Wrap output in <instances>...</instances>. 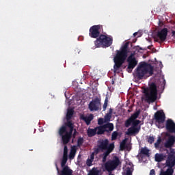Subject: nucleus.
<instances>
[{
  "mask_svg": "<svg viewBox=\"0 0 175 175\" xmlns=\"http://www.w3.org/2000/svg\"><path fill=\"white\" fill-rule=\"evenodd\" d=\"M74 113L75 110L73 109H68L66 116L67 122L58 131V134L62 138L64 144H68L70 142V139H72L74 124L70 120H72Z\"/></svg>",
  "mask_w": 175,
  "mask_h": 175,
  "instance_id": "nucleus-1",
  "label": "nucleus"
},
{
  "mask_svg": "<svg viewBox=\"0 0 175 175\" xmlns=\"http://www.w3.org/2000/svg\"><path fill=\"white\" fill-rule=\"evenodd\" d=\"M116 55L113 57V72L114 73H120V68L122 66V64L126 61L131 49H129V42H125L121 46L120 50H116Z\"/></svg>",
  "mask_w": 175,
  "mask_h": 175,
  "instance_id": "nucleus-2",
  "label": "nucleus"
},
{
  "mask_svg": "<svg viewBox=\"0 0 175 175\" xmlns=\"http://www.w3.org/2000/svg\"><path fill=\"white\" fill-rule=\"evenodd\" d=\"M175 143V136L170 135L166 142L164 144V147L168 149H163V151H166L165 165L167 167L173 169L175 166V150L173 148Z\"/></svg>",
  "mask_w": 175,
  "mask_h": 175,
  "instance_id": "nucleus-3",
  "label": "nucleus"
},
{
  "mask_svg": "<svg viewBox=\"0 0 175 175\" xmlns=\"http://www.w3.org/2000/svg\"><path fill=\"white\" fill-rule=\"evenodd\" d=\"M146 75L152 76V75H154V67L146 62H142L139 63V65L136 68L134 76L138 80H142L143 79V77L146 76Z\"/></svg>",
  "mask_w": 175,
  "mask_h": 175,
  "instance_id": "nucleus-4",
  "label": "nucleus"
},
{
  "mask_svg": "<svg viewBox=\"0 0 175 175\" xmlns=\"http://www.w3.org/2000/svg\"><path fill=\"white\" fill-rule=\"evenodd\" d=\"M144 94H145V100L147 103H154L158 98V89L157 88V84L152 82L149 87L144 90Z\"/></svg>",
  "mask_w": 175,
  "mask_h": 175,
  "instance_id": "nucleus-5",
  "label": "nucleus"
},
{
  "mask_svg": "<svg viewBox=\"0 0 175 175\" xmlns=\"http://www.w3.org/2000/svg\"><path fill=\"white\" fill-rule=\"evenodd\" d=\"M96 47H110L113 44V37L101 34L94 41Z\"/></svg>",
  "mask_w": 175,
  "mask_h": 175,
  "instance_id": "nucleus-6",
  "label": "nucleus"
},
{
  "mask_svg": "<svg viewBox=\"0 0 175 175\" xmlns=\"http://www.w3.org/2000/svg\"><path fill=\"white\" fill-rule=\"evenodd\" d=\"M120 165H121L120 158L115 157L113 159L109 160L105 163V169L109 173H111V172L116 170Z\"/></svg>",
  "mask_w": 175,
  "mask_h": 175,
  "instance_id": "nucleus-7",
  "label": "nucleus"
},
{
  "mask_svg": "<svg viewBox=\"0 0 175 175\" xmlns=\"http://www.w3.org/2000/svg\"><path fill=\"white\" fill-rule=\"evenodd\" d=\"M96 129L97 135H105V132H107V136H110V133L113 132V129H114V124L108 122L103 126L96 127Z\"/></svg>",
  "mask_w": 175,
  "mask_h": 175,
  "instance_id": "nucleus-8",
  "label": "nucleus"
},
{
  "mask_svg": "<svg viewBox=\"0 0 175 175\" xmlns=\"http://www.w3.org/2000/svg\"><path fill=\"white\" fill-rule=\"evenodd\" d=\"M108 139H100L97 142V148H94V152L96 155L99 154L100 151L103 152L105 150L109 149L110 147V144H109Z\"/></svg>",
  "mask_w": 175,
  "mask_h": 175,
  "instance_id": "nucleus-9",
  "label": "nucleus"
},
{
  "mask_svg": "<svg viewBox=\"0 0 175 175\" xmlns=\"http://www.w3.org/2000/svg\"><path fill=\"white\" fill-rule=\"evenodd\" d=\"M154 120L155 124L158 126V128H163L162 124H163V122H165V120H166L165 113L162 111H157L154 113Z\"/></svg>",
  "mask_w": 175,
  "mask_h": 175,
  "instance_id": "nucleus-10",
  "label": "nucleus"
},
{
  "mask_svg": "<svg viewBox=\"0 0 175 175\" xmlns=\"http://www.w3.org/2000/svg\"><path fill=\"white\" fill-rule=\"evenodd\" d=\"M128 62V66L126 70L129 73H132V70L135 69L136 65H137V60L135 57V53H131L126 59Z\"/></svg>",
  "mask_w": 175,
  "mask_h": 175,
  "instance_id": "nucleus-11",
  "label": "nucleus"
},
{
  "mask_svg": "<svg viewBox=\"0 0 175 175\" xmlns=\"http://www.w3.org/2000/svg\"><path fill=\"white\" fill-rule=\"evenodd\" d=\"M66 162L64 160H62L61 166L62 168V171L59 172V168L58 167V165L56 164V169L57 170V173L59 175H72L73 174V170H70L68 165H66Z\"/></svg>",
  "mask_w": 175,
  "mask_h": 175,
  "instance_id": "nucleus-12",
  "label": "nucleus"
},
{
  "mask_svg": "<svg viewBox=\"0 0 175 175\" xmlns=\"http://www.w3.org/2000/svg\"><path fill=\"white\" fill-rule=\"evenodd\" d=\"M141 122L142 121L139 120H134L133 121L132 126L128 129L126 135H135L136 133H139V132H140V126H139V124H140Z\"/></svg>",
  "mask_w": 175,
  "mask_h": 175,
  "instance_id": "nucleus-13",
  "label": "nucleus"
},
{
  "mask_svg": "<svg viewBox=\"0 0 175 175\" xmlns=\"http://www.w3.org/2000/svg\"><path fill=\"white\" fill-rule=\"evenodd\" d=\"M100 25H93L90 28L89 36L93 39H98L100 36Z\"/></svg>",
  "mask_w": 175,
  "mask_h": 175,
  "instance_id": "nucleus-14",
  "label": "nucleus"
},
{
  "mask_svg": "<svg viewBox=\"0 0 175 175\" xmlns=\"http://www.w3.org/2000/svg\"><path fill=\"white\" fill-rule=\"evenodd\" d=\"M89 109L90 111H98L100 107V99L96 98L89 103Z\"/></svg>",
  "mask_w": 175,
  "mask_h": 175,
  "instance_id": "nucleus-15",
  "label": "nucleus"
},
{
  "mask_svg": "<svg viewBox=\"0 0 175 175\" xmlns=\"http://www.w3.org/2000/svg\"><path fill=\"white\" fill-rule=\"evenodd\" d=\"M157 36V42H159V43H163V42L166 40V38H167V29L163 28L161 31H158Z\"/></svg>",
  "mask_w": 175,
  "mask_h": 175,
  "instance_id": "nucleus-16",
  "label": "nucleus"
},
{
  "mask_svg": "<svg viewBox=\"0 0 175 175\" xmlns=\"http://www.w3.org/2000/svg\"><path fill=\"white\" fill-rule=\"evenodd\" d=\"M139 115H140V110L135 111L133 114L131 116V117L129 119H127L125 121L124 126H126V128H129L131 124L133 125V120L138 118Z\"/></svg>",
  "mask_w": 175,
  "mask_h": 175,
  "instance_id": "nucleus-17",
  "label": "nucleus"
},
{
  "mask_svg": "<svg viewBox=\"0 0 175 175\" xmlns=\"http://www.w3.org/2000/svg\"><path fill=\"white\" fill-rule=\"evenodd\" d=\"M165 129L168 133L175 134V122L172 119H168L165 123Z\"/></svg>",
  "mask_w": 175,
  "mask_h": 175,
  "instance_id": "nucleus-18",
  "label": "nucleus"
},
{
  "mask_svg": "<svg viewBox=\"0 0 175 175\" xmlns=\"http://www.w3.org/2000/svg\"><path fill=\"white\" fill-rule=\"evenodd\" d=\"M80 118L85 122L86 125H90V124H91V121L94 120V115L90 114L89 116L81 115Z\"/></svg>",
  "mask_w": 175,
  "mask_h": 175,
  "instance_id": "nucleus-19",
  "label": "nucleus"
},
{
  "mask_svg": "<svg viewBox=\"0 0 175 175\" xmlns=\"http://www.w3.org/2000/svg\"><path fill=\"white\" fill-rule=\"evenodd\" d=\"M139 155L141 158H143V155H145V157H150V150L147 148V147L142 148Z\"/></svg>",
  "mask_w": 175,
  "mask_h": 175,
  "instance_id": "nucleus-20",
  "label": "nucleus"
},
{
  "mask_svg": "<svg viewBox=\"0 0 175 175\" xmlns=\"http://www.w3.org/2000/svg\"><path fill=\"white\" fill-rule=\"evenodd\" d=\"M161 143H162V139L161 138V137H158L157 141L154 143V148H156V150H159L160 151H163V150L166 149L167 150V148H165V149L162 147H160V144Z\"/></svg>",
  "mask_w": 175,
  "mask_h": 175,
  "instance_id": "nucleus-21",
  "label": "nucleus"
},
{
  "mask_svg": "<svg viewBox=\"0 0 175 175\" xmlns=\"http://www.w3.org/2000/svg\"><path fill=\"white\" fill-rule=\"evenodd\" d=\"M113 150H114V143L110 144L109 148L105 150V152L103 153V156L109 157L111 152H113Z\"/></svg>",
  "mask_w": 175,
  "mask_h": 175,
  "instance_id": "nucleus-22",
  "label": "nucleus"
},
{
  "mask_svg": "<svg viewBox=\"0 0 175 175\" xmlns=\"http://www.w3.org/2000/svg\"><path fill=\"white\" fill-rule=\"evenodd\" d=\"M154 158H155L156 162H162V161H165V159L166 158V155L163 154L157 153L154 155Z\"/></svg>",
  "mask_w": 175,
  "mask_h": 175,
  "instance_id": "nucleus-23",
  "label": "nucleus"
},
{
  "mask_svg": "<svg viewBox=\"0 0 175 175\" xmlns=\"http://www.w3.org/2000/svg\"><path fill=\"white\" fill-rule=\"evenodd\" d=\"M94 159H95V152H92L90 155V158H88L86 161L87 166H92V162H94Z\"/></svg>",
  "mask_w": 175,
  "mask_h": 175,
  "instance_id": "nucleus-24",
  "label": "nucleus"
},
{
  "mask_svg": "<svg viewBox=\"0 0 175 175\" xmlns=\"http://www.w3.org/2000/svg\"><path fill=\"white\" fill-rule=\"evenodd\" d=\"M174 173V169L167 168L166 171H161L160 175H173Z\"/></svg>",
  "mask_w": 175,
  "mask_h": 175,
  "instance_id": "nucleus-25",
  "label": "nucleus"
},
{
  "mask_svg": "<svg viewBox=\"0 0 175 175\" xmlns=\"http://www.w3.org/2000/svg\"><path fill=\"white\" fill-rule=\"evenodd\" d=\"M87 133H88V136L89 137H92V136H95V135H97L96 134V128L88 129Z\"/></svg>",
  "mask_w": 175,
  "mask_h": 175,
  "instance_id": "nucleus-26",
  "label": "nucleus"
},
{
  "mask_svg": "<svg viewBox=\"0 0 175 175\" xmlns=\"http://www.w3.org/2000/svg\"><path fill=\"white\" fill-rule=\"evenodd\" d=\"M88 175H99V170L96 167H93Z\"/></svg>",
  "mask_w": 175,
  "mask_h": 175,
  "instance_id": "nucleus-27",
  "label": "nucleus"
},
{
  "mask_svg": "<svg viewBox=\"0 0 175 175\" xmlns=\"http://www.w3.org/2000/svg\"><path fill=\"white\" fill-rule=\"evenodd\" d=\"M76 148H71V150H70V154H69V158L70 159H75V157L76 155Z\"/></svg>",
  "mask_w": 175,
  "mask_h": 175,
  "instance_id": "nucleus-28",
  "label": "nucleus"
},
{
  "mask_svg": "<svg viewBox=\"0 0 175 175\" xmlns=\"http://www.w3.org/2000/svg\"><path fill=\"white\" fill-rule=\"evenodd\" d=\"M126 140L127 139H124L122 140V142L120 143V150L122 151H123V150H125L126 148Z\"/></svg>",
  "mask_w": 175,
  "mask_h": 175,
  "instance_id": "nucleus-29",
  "label": "nucleus"
},
{
  "mask_svg": "<svg viewBox=\"0 0 175 175\" xmlns=\"http://www.w3.org/2000/svg\"><path fill=\"white\" fill-rule=\"evenodd\" d=\"M84 143V138L79 137L77 139V147H81Z\"/></svg>",
  "mask_w": 175,
  "mask_h": 175,
  "instance_id": "nucleus-30",
  "label": "nucleus"
},
{
  "mask_svg": "<svg viewBox=\"0 0 175 175\" xmlns=\"http://www.w3.org/2000/svg\"><path fill=\"white\" fill-rule=\"evenodd\" d=\"M132 173H133V168L128 167L124 175H132Z\"/></svg>",
  "mask_w": 175,
  "mask_h": 175,
  "instance_id": "nucleus-31",
  "label": "nucleus"
},
{
  "mask_svg": "<svg viewBox=\"0 0 175 175\" xmlns=\"http://www.w3.org/2000/svg\"><path fill=\"white\" fill-rule=\"evenodd\" d=\"M118 137V132L113 131L111 135V140H117Z\"/></svg>",
  "mask_w": 175,
  "mask_h": 175,
  "instance_id": "nucleus-32",
  "label": "nucleus"
},
{
  "mask_svg": "<svg viewBox=\"0 0 175 175\" xmlns=\"http://www.w3.org/2000/svg\"><path fill=\"white\" fill-rule=\"evenodd\" d=\"M62 144L64 146V154L63 155H68V146H66V144H64V141L62 140Z\"/></svg>",
  "mask_w": 175,
  "mask_h": 175,
  "instance_id": "nucleus-33",
  "label": "nucleus"
},
{
  "mask_svg": "<svg viewBox=\"0 0 175 175\" xmlns=\"http://www.w3.org/2000/svg\"><path fill=\"white\" fill-rule=\"evenodd\" d=\"M111 120V115L107 113L105 116V122H109Z\"/></svg>",
  "mask_w": 175,
  "mask_h": 175,
  "instance_id": "nucleus-34",
  "label": "nucleus"
},
{
  "mask_svg": "<svg viewBox=\"0 0 175 175\" xmlns=\"http://www.w3.org/2000/svg\"><path fill=\"white\" fill-rule=\"evenodd\" d=\"M107 103H109V100L106 98L103 104V111H106V109H107Z\"/></svg>",
  "mask_w": 175,
  "mask_h": 175,
  "instance_id": "nucleus-35",
  "label": "nucleus"
},
{
  "mask_svg": "<svg viewBox=\"0 0 175 175\" xmlns=\"http://www.w3.org/2000/svg\"><path fill=\"white\" fill-rule=\"evenodd\" d=\"M154 142H155V138L152 136H150L148 138V143H149V144H152V143H154Z\"/></svg>",
  "mask_w": 175,
  "mask_h": 175,
  "instance_id": "nucleus-36",
  "label": "nucleus"
},
{
  "mask_svg": "<svg viewBox=\"0 0 175 175\" xmlns=\"http://www.w3.org/2000/svg\"><path fill=\"white\" fill-rule=\"evenodd\" d=\"M74 133H72L71 137H73V139H76L77 135L79 133L77 131H76V129H73Z\"/></svg>",
  "mask_w": 175,
  "mask_h": 175,
  "instance_id": "nucleus-37",
  "label": "nucleus"
},
{
  "mask_svg": "<svg viewBox=\"0 0 175 175\" xmlns=\"http://www.w3.org/2000/svg\"><path fill=\"white\" fill-rule=\"evenodd\" d=\"M104 123H105V120L102 118H100L98 120V125H103Z\"/></svg>",
  "mask_w": 175,
  "mask_h": 175,
  "instance_id": "nucleus-38",
  "label": "nucleus"
},
{
  "mask_svg": "<svg viewBox=\"0 0 175 175\" xmlns=\"http://www.w3.org/2000/svg\"><path fill=\"white\" fill-rule=\"evenodd\" d=\"M83 80H86V79H88V72L87 71L83 72Z\"/></svg>",
  "mask_w": 175,
  "mask_h": 175,
  "instance_id": "nucleus-39",
  "label": "nucleus"
},
{
  "mask_svg": "<svg viewBox=\"0 0 175 175\" xmlns=\"http://www.w3.org/2000/svg\"><path fill=\"white\" fill-rule=\"evenodd\" d=\"M166 84V81L165 79H163L162 83H161V87L163 88V90H165V85Z\"/></svg>",
  "mask_w": 175,
  "mask_h": 175,
  "instance_id": "nucleus-40",
  "label": "nucleus"
},
{
  "mask_svg": "<svg viewBox=\"0 0 175 175\" xmlns=\"http://www.w3.org/2000/svg\"><path fill=\"white\" fill-rule=\"evenodd\" d=\"M62 161H65L66 162H68V155L63 154Z\"/></svg>",
  "mask_w": 175,
  "mask_h": 175,
  "instance_id": "nucleus-41",
  "label": "nucleus"
},
{
  "mask_svg": "<svg viewBox=\"0 0 175 175\" xmlns=\"http://www.w3.org/2000/svg\"><path fill=\"white\" fill-rule=\"evenodd\" d=\"M150 175H155V170L152 169L150 171Z\"/></svg>",
  "mask_w": 175,
  "mask_h": 175,
  "instance_id": "nucleus-42",
  "label": "nucleus"
},
{
  "mask_svg": "<svg viewBox=\"0 0 175 175\" xmlns=\"http://www.w3.org/2000/svg\"><path fill=\"white\" fill-rule=\"evenodd\" d=\"M112 113H113V109L110 108L109 111V113H107V114H109L111 116Z\"/></svg>",
  "mask_w": 175,
  "mask_h": 175,
  "instance_id": "nucleus-43",
  "label": "nucleus"
},
{
  "mask_svg": "<svg viewBox=\"0 0 175 175\" xmlns=\"http://www.w3.org/2000/svg\"><path fill=\"white\" fill-rule=\"evenodd\" d=\"M106 159H107V157L103 156V162H105Z\"/></svg>",
  "mask_w": 175,
  "mask_h": 175,
  "instance_id": "nucleus-44",
  "label": "nucleus"
},
{
  "mask_svg": "<svg viewBox=\"0 0 175 175\" xmlns=\"http://www.w3.org/2000/svg\"><path fill=\"white\" fill-rule=\"evenodd\" d=\"M172 36H174V38H175V31H172Z\"/></svg>",
  "mask_w": 175,
  "mask_h": 175,
  "instance_id": "nucleus-45",
  "label": "nucleus"
},
{
  "mask_svg": "<svg viewBox=\"0 0 175 175\" xmlns=\"http://www.w3.org/2000/svg\"><path fill=\"white\" fill-rule=\"evenodd\" d=\"M137 35V32L133 33V36H136Z\"/></svg>",
  "mask_w": 175,
  "mask_h": 175,
  "instance_id": "nucleus-46",
  "label": "nucleus"
},
{
  "mask_svg": "<svg viewBox=\"0 0 175 175\" xmlns=\"http://www.w3.org/2000/svg\"><path fill=\"white\" fill-rule=\"evenodd\" d=\"M77 52H78V54H79L80 53V51H79V49H77Z\"/></svg>",
  "mask_w": 175,
  "mask_h": 175,
  "instance_id": "nucleus-47",
  "label": "nucleus"
},
{
  "mask_svg": "<svg viewBox=\"0 0 175 175\" xmlns=\"http://www.w3.org/2000/svg\"><path fill=\"white\" fill-rule=\"evenodd\" d=\"M109 175H114V174H111V173H109Z\"/></svg>",
  "mask_w": 175,
  "mask_h": 175,
  "instance_id": "nucleus-48",
  "label": "nucleus"
},
{
  "mask_svg": "<svg viewBox=\"0 0 175 175\" xmlns=\"http://www.w3.org/2000/svg\"><path fill=\"white\" fill-rule=\"evenodd\" d=\"M139 50H143V49H142V48H139Z\"/></svg>",
  "mask_w": 175,
  "mask_h": 175,
  "instance_id": "nucleus-49",
  "label": "nucleus"
},
{
  "mask_svg": "<svg viewBox=\"0 0 175 175\" xmlns=\"http://www.w3.org/2000/svg\"><path fill=\"white\" fill-rule=\"evenodd\" d=\"M166 136H169V134H166Z\"/></svg>",
  "mask_w": 175,
  "mask_h": 175,
  "instance_id": "nucleus-50",
  "label": "nucleus"
}]
</instances>
